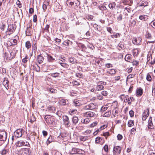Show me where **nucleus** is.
Returning <instances> with one entry per match:
<instances>
[{"label": "nucleus", "instance_id": "nucleus-17", "mask_svg": "<svg viewBox=\"0 0 155 155\" xmlns=\"http://www.w3.org/2000/svg\"><path fill=\"white\" fill-rule=\"evenodd\" d=\"M80 101L78 100H74L73 101V105L75 106H80L81 105Z\"/></svg>", "mask_w": 155, "mask_h": 155}, {"label": "nucleus", "instance_id": "nucleus-22", "mask_svg": "<svg viewBox=\"0 0 155 155\" xmlns=\"http://www.w3.org/2000/svg\"><path fill=\"white\" fill-rule=\"evenodd\" d=\"M48 110L52 113H54L55 110V108L54 107H48L47 108Z\"/></svg>", "mask_w": 155, "mask_h": 155}, {"label": "nucleus", "instance_id": "nucleus-48", "mask_svg": "<svg viewBox=\"0 0 155 155\" xmlns=\"http://www.w3.org/2000/svg\"><path fill=\"white\" fill-rule=\"evenodd\" d=\"M97 97L99 100H102L103 99V97L101 94H98Z\"/></svg>", "mask_w": 155, "mask_h": 155}, {"label": "nucleus", "instance_id": "nucleus-24", "mask_svg": "<svg viewBox=\"0 0 155 155\" xmlns=\"http://www.w3.org/2000/svg\"><path fill=\"white\" fill-rule=\"evenodd\" d=\"M33 67L34 68V69L37 72L40 71V68L37 64H35V65H34Z\"/></svg>", "mask_w": 155, "mask_h": 155}, {"label": "nucleus", "instance_id": "nucleus-6", "mask_svg": "<svg viewBox=\"0 0 155 155\" xmlns=\"http://www.w3.org/2000/svg\"><path fill=\"white\" fill-rule=\"evenodd\" d=\"M121 150V148L119 146L114 147L113 149V155H119Z\"/></svg>", "mask_w": 155, "mask_h": 155}, {"label": "nucleus", "instance_id": "nucleus-52", "mask_svg": "<svg viewBox=\"0 0 155 155\" xmlns=\"http://www.w3.org/2000/svg\"><path fill=\"white\" fill-rule=\"evenodd\" d=\"M129 114L131 117H133L134 116V112L133 110H130L129 112Z\"/></svg>", "mask_w": 155, "mask_h": 155}, {"label": "nucleus", "instance_id": "nucleus-21", "mask_svg": "<svg viewBox=\"0 0 155 155\" xmlns=\"http://www.w3.org/2000/svg\"><path fill=\"white\" fill-rule=\"evenodd\" d=\"M93 27L96 31H100L101 30V28L100 26L96 24H94Z\"/></svg>", "mask_w": 155, "mask_h": 155}, {"label": "nucleus", "instance_id": "nucleus-56", "mask_svg": "<svg viewBox=\"0 0 155 155\" xmlns=\"http://www.w3.org/2000/svg\"><path fill=\"white\" fill-rule=\"evenodd\" d=\"M5 28V24H3V23H2V25L0 27V28L2 30L4 31V29Z\"/></svg>", "mask_w": 155, "mask_h": 155}, {"label": "nucleus", "instance_id": "nucleus-47", "mask_svg": "<svg viewBox=\"0 0 155 155\" xmlns=\"http://www.w3.org/2000/svg\"><path fill=\"white\" fill-rule=\"evenodd\" d=\"M77 149L73 148L71 151V153L72 154H77Z\"/></svg>", "mask_w": 155, "mask_h": 155}, {"label": "nucleus", "instance_id": "nucleus-25", "mask_svg": "<svg viewBox=\"0 0 155 155\" xmlns=\"http://www.w3.org/2000/svg\"><path fill=\"white\" fill-rule=\"evenodd\" d=\"M48 91H50L51 93L55 94L57 93V91L55 89L51 88L48 89Z\"/></svg>", "mask_w": 155, "mask_h": 155}, {"label": "nucleus", "instance_id": "nucleus-55", "mask_svg": "<svg viewBox=\"0 0 155 155\" xmlns=\"http://www.w3.org/2000/svg\"><path fill=\"white\" fill-rule=\"evenodd\" d=\"M76 76L77 77H78L79 78H81L83 76V74H81L80 73H76Z\"/></svg>", "mask_w": 155, "mask_h": 155}, {"label": "nucleus", "instance_id": "nucleus-43", "mask_svg": "<svg viewBox=\"0 0 155 155\" xmlns=\"http://www.w3.org/2000/svg\"><path fill=\"white\" fill-rule=\"evenodd\" d=\"M88 105L90 108V110H92L95 107V105L93 103H91Z\"/></svg>", "mask_w": 155, "mask_h": 155}, {"label": "nucleus", "instance_id": "nucleus-8", "mask_svg": "<svg viewBox=\"0 0 155 155\" xmlns=\"http://www.w3.org/2000/svg\"><path fill=\"white\" fill-rule=\"evenodd\" d=\"M22 129H18L14 132V134L15 137L17 138L21 137L22 135Z\"/></svg>", "mask_w": 155, "mask_h": 155}, {"label": "nucleus", "instance_id": "nucleus-11", "mask_svg": "<svg viewBox=\"0 0 155 155\" xmlns=\"http://www.w3.org/2000/svg\"><path fill=\"white\" fill-rule=\"evenodd\" d=\"M38 62L40 64L43 63L44 58L42 54L38 55L37 57Z\"/></svg>", "mask_w": 155, "mask_h": 155}, {"label": "nucleus", "instance_id": "nucleus-60", "mask_svg": "<svg viewBox=\"0 0 155 155\" xmlns=\"http://www.w3.org/2000/svg\"><path fill=\"white\" fill-rule=\"evenodd\" d=\"M16 4L18 5V7L19 8H21L22 7L21 5V4L20 2L18 0L17 1Z\"/></svg>", "mask_w": 155, "mask_h": 155}, {"label": "nucleus", "instance_id": "nucleus-23", "mask_svg": "<svg viewBox=\"0 0 155 155\" xmlns=\"http://www.w3.org/2000/svg\"><path fill=\"white\" fill-rule=\"evenodd\" d=\"M139 18L142 20L146 21L148 19L147 16L145 15H141L139 16Z\"/></svg>", "mask_w": 155, "mask_h": 155}, {"label": "nucleus", "instance_id": "nucleus-45", "mask_svg": "<svg viewBox=\"0 0 155 155\" xmlns=\"http://www.w3.org/2000/svg\"><path fill=\"white\" fill-rule=\"evenodd\" d=\"M152 95L154 97H155V85L153 86L152 87Z\"/></svg>", "mask_w": 155, "mask_h": 155}, {"label": "nucleus", "instance_id": "nucleus-41", "mask_svg": "<svg viewBox=\"0 0 155 155\" xmlns=\"http://www.w3.org/2000/svg\"><path fill=\"white\" fill-rule=\"evenodd\" d=\"M59 75V73L57 72L55 73H52L51 74V76L53 77H58Z\"/></svg>", "mask_w": 155, "mask_h": 155}, {"label": "nucleus", "instance_id": "nucleus-64", "mask_svg": "<svg viewBox=\"0 0 155 155\" xmlns=\"http://www.w3.org/2000/svg\"><path fill=\"white\" fill-rule=\"evenodd\" d=\"M146 37L147 38H150L151 37V35L149 33H147L146 35Z\"/></svg>", "mask_w": 155, "mask_h": 155}, {"label": "nucleus", "instance_id": "nucleus-44", "mask_svg": "<svg viewBox=\"0 0 155 155\" xmlns=\"http://www.w3.org/2000/svg\"><path fill=\"white\" fill-rule=\"evenodd\" d=\"M10 59H12L15 56V52L12 51L10 53Z\"/></svg>", "mask_w": 155, "mask_h": 155}, {"label": "nucleus", "instance_id": "nucleus-38", "mask_svg": "<svg viewBox=\"0 0 155 155\" xmlns=\"http://www.w3.org/2000/svg\"><path fill=\"white\" fill-rule=\"evenodd\" d=\"M112 113L114 117H115L116 115H117V114H118V112L116 108L113 110Z\"/></svg>", "mask_w": 155, "mask_h": 155}, {"label": "nucleus", "instance_id": "nucleus-1", "mask_svg": "<svg viewBox=\"0 0 155 155\" xmlns=\"http://www.w3.org/2000/svg\"><path fill=\"white\" fill-rule=\"evenodd\" d=\"M119 97L120 98V99L123 101V99L125 98V100H124V102H126L127 101H128V103L129 104H131V102L130 101V100H131L132 101H133L134 100V99L133 97H131L129 98L128 97V95H126L125 97V95L124 94L121 95Z\"/></svg>", "mask_w": 155, "mask_h": 155}, {"label": "nucleus", "instance_id": "nucleus-39", "mask_svg": "<svg viewBox=\"0 0 155 155\" xmlns=\"http://www.w3.org/2000/svg\"><path fill=\"white\" fill-rule=\"evenodd\" d=\"M84 153V151L79 149H77V154H82Z\"/></svg>", "mask_w": 155, "mask_h": 155}, {"label": "nucleus", "instance_id": "nucleus-51", "mask_svg": "<svg viewBox=\"0 0 155 155\" xmlns=\"http://www.w3.org/2000/svg\"><path fill=\"white\" fill-rule=\"evenodd\" d=\"M78 46L80 47L82 49L85 47V45L83 44L80 43L78 44Z\"/></svg>", "mask_w": 155, "mask_h": 155}, {"label": "nucleus", "instance_id": "nucleus-29", "mask_svg": "<svg viewBox=\"0 0 155 155\" xmlns=\"http://www.w3.org/2000/svg\"><path fill=\"white\" fill-rule=\"evenodd\" d=\"M69 61L72 64H74L76 62V60L75 58H69L68 59Z\"/></svg>", "mask_w": 155, "mask_h": 155}, {"label": "nucleus", "instance_id": "nucleus-33", "mask_svg": "<svg viewBox=\"0 0 155 155\" xmlns=\"http://www.w3.org/2000/svg\"><path fill=\"white\" fill-rule=\"evenodd\" d=\"M111 112L108 111L105 113L103 115V116L104 117H108L110 115Z\"/></svg>", "mask_w": 155, "mask_h": 155}, {"label": "nucleus", "instance_id": "nucleus-61", "mask_svg": "<svg viewBox=\"0 0 155 155\" xmlns=\"http://www.w3.org/2000/svg\"><path fill=\"white\" fill-rule=\"evenodd\" d=\"M117 139L119 140H121L123 138L122 136L120 134H118L117 136Z\"/></svg>", "mask_w": 155, "mask_h": 155}, {"label": "nucleus", "instance_id": "nucleus-10", "mask_svg": "<svg viewBox=\"0 0 155 155\" xmlns=\"http://www.w3.org/2000/svg\"><path fill=\"white\" fill-rule=\"evenodd\" d=\"M149 110L147 109L144 110V112L142 114V119L143 120H146L147 117L149 116Z\"/></svg>", "mask_w": 155, "mask_h": 155}, {"label": "nucleus", "instance_id": "nucleus-5", "mask_svg": "<svg viewBox=\"0 0 155 155\" xmlns=\"http://www.w3.org/2000/svg\"><path fill=\"white\" fill-rule=\"evenodd\" d=\"M7 137L6 132L4 130H0V141L3 142L5 141Z\"/></svg>", "mask_w": 155, "mask_h": 155}, {"label": "nucleus", "instance_id": "nucleus-26", "mask_svg": "<svg viewBox=\"0 0 155 155\" xmlns=\"http://www.w3.org/2000/svg\"><path fill=\"white\" fill-rule=\"evenodd\" d=\"M63 44H64V45H72V41H71L69 40H67L64 41Z\"/></svg>", "mask_w": 155, "mask_h": 155}, {"label": "nucleus", "instance_id": "nucleus-46", "mask_svg": "<svg viewBox=\"0 0 155 155\" xmlns=\"http://www.w3.org/2000/svg\"><path fill=\"white\" fill-rule=\"evenodd\" d=\"M28 58L27 55L22 60V62L23 63H26L28 61Z\"/></svg>", "mask_w": 155, "mask_h": 155}, {"label": "nucleus", "instance_id": "nucleus-35", "mask_svg": "<svg viewBox=\"0 0 155 155\" xmlns=\"http://www.w3.org/2000/svg\"><path fill=\"white\" fill-rule=\"evenodd\" d=\"M25 47L27 49H29L31 47V44L30 41H28L26 42Z\"/></svg>", "mask_w": 155, "mask_h": 155}, {"label": "nucleus", "instance_id": "nucleus-32", "mask_svg": "<svg viewBox=\"0 0 155 155\" xmlns=\"http://www.w3.org/2000/svg\"><path fill=\"white\" fill-rule=\"evenodd\" d=\"M88 138V137L87 136H80V140L81 141H84L87 140Z\"/></svg>", "mask_w": 155, "mask_h": 155}, {"label": "nucleus", "instance_id": "nucleus-19", "mask_svg": "<svg viewBox=\"0 0 155 155\" xmlns=\"http://www.w3.org/2000/svg\"><path fill=\"white\" fill-rule=\"evenodd\" d=\"M115 5L116 3L115 2H113L112 3H110L108 5V6L110 8L113 10H115L116 9L115 7Z\"/></svg>", "mask_w": 155, "mask_h": 155}, {"label": "nucleus", "instance_id": "nucleus-18", "mask_svg": "<svg viewBox=\"0 0 155 155\" xmlns=\"http://www.w3.org/2000/svg\"><path fill=\"white\" fill-rule=\"evenodd\" d=\"M141 40L140 38H138V42H137V39L134 38L132 40V42L133 44L138 45L140 44Z\"/></svg>", "mask_w": 155, "mask_h": 155}, {"label": "nucleus", "instance_id": "nucleus-31", "mask_svg": "<svg viewBox=\"0 0 155 155\" xmlns=\"http://www.w3.org/2000/svg\"><path fill=\"white\" fill-rule=\"evenodd\" d=\"M134 124V121L131 120H129L128 123V126L129 127H131Z\"/></svg>", "mask_w": 155, "mask_h": 155}, {"label": "nucleus", "instance_id": "nucleus-62", "mask_svg": "<svg viewBox=\"0 0 155 155\" xmlns=\"http://www.w3.org/2000/svg\"><path fill=\"white\" fill-rule=\"evenodd\" d=\"M139 64L138 62L136 60H135L133 61V64L134 65H136L137 66Z\"/></svg>", "mask_w": 155, "mask_h": 155}, {"label": "nucleus", "instance_id": "nucleus-63", "mask_svg": "<svg viewBox=\"0 0 155 155\" xmlns=\"http://www.w3.org/2000/svg\"><path fill=\"white\" fill-rule=\"evenodd\" d=\"M33 21L34 22H36L37 21V15H35L33 16Z\"/></svg>", "mask_w": 155, "mask_h": 155}, {"label": "nucleus", "instance_id": "nucleus-59", "mask_svg": "<svg viewBox=\"0 0 155 155\" xmlns=\"http://www.w3.org/2000/svg\"><path fill=\"white\" fill-rule=\"evenodd\" d=\"M90 120L88 118H86L84 120L83 123L84 124H87L89 122Z\"/></svg>", "mask_w": 155, "mask_h": 155}, {"label": "nucleus", "instance_id": "nucleus-2", "mask_svg": "<svg viewBox=\"0 0 155 155\" xmlns=\"http://www.w3.org/2000/svg\"><path fill=\"white\" fill-rule=\"evenodd\" d=\"M62 117L64 124L67 127H70L71 124L68 117L66 115H64Z\"/></svg>", "mask_w": 155, "mask_h": 155}, {"label": "nucleus", "instance_id": "nucleus-15", "mask_svg": "<svg viewBox=\"0 0 155 155\" xmlns=\"http://www.w3.org/2000/svg\"><path fill=\"white\" fill-rule=\"evenodd\" d=\"M46 55H47V58L48 62H53L55 60V58H53L52 56L49 55L48 54H46Z\"/></svg>", "mask_w": 155, "mask_h": 155}, {"label": "nucleus", "instance_id": "nucleus-3", "mask_svg": "<svg viewBox=\"0 0 155 155\" xmlns=\"http://www.w3.org/2000/svg\"><path fill=\"white\" fill-rule=\"evenodd\" d=\"M15 145L16 147H20L23 146H30V144L27 141H23L21 140H19L16 142L15 143Z\"/></svg>", "mask_w": 155, "mask_h": 155}, {"label": "nucleus", "instance_id": "nucleus-12", "mask_svg": "<svg viewBox=\"0 0 155 155\" xmlns=\"http://www.w3.org/2000/svg\"><path fill=\"white\" fill-rule=\"evenodd\" d=\"M25 33L26 35L28 36H30L32 35V31L31 28V26H30L27 28L25 31Z\"/></svg>", "mask_w": 155, "mask_h": 155}, {"label": "nucleus", "instance_id": "nucleus-16", "mask_svg": "<svg viewBox=\"0 0 155 155\" xmlns=\"http://www.w3.org/2000/svg\"><path fill=\"white\" fill-rule=\"evenodd\" d=\"M78 119L77 117H74L72 118V121L73 124L75 125L78 123Z\"/></svg>", "mask_w": 155, "mask_h": 155}, {"label": "nucleus", "instance_id": "nucleus-34", "mask_svg": "<svg viewBox=\"0 0 155 155\" xmlns=\"http://www.w3.org/2000/svg\"><path fill=\"white\" fill-rule=\"evenodd\" d=\"M131 55L130 54H127L126 55L125 59L127 61H129L130 60Z\"/></svg>", "mask_w": 155, "mask_h": 155}, {"label": "nucleus", "instance_id": "nucleus-7", "mask_svg": "<svg viewBox=\"0 0 155 155\" xmlns=\"http://www.w3.org/2000/svg\"><path fill=\"white\" fill-rule=\"evenodd\" d=\"M70 0H67L66 1V4L70 7L77 6L79 4V2L78 0H75L76 1L74 2H72Z\"/></svg>", "mask_w": 155, "mask_h": 155}, {"label": "nucleus", "instance_id": "nucleus-20", "mask_svg": "<svg viewBox=\"0 0 155 155\" xmlns=\"http://www.w3.org/2000/svg\"><path fill=\"white\" fill-rule=\"evenodd\" d=\"M137 95L140 96L142 95L143 93V90L141 88H140L137 90L136 91Z\"/></svg>", "mask_w": 155, "mask_h": 155}, {"label": "nucleus", "instance_id": "nucleus-36", "mask_svg": "<svg viewBox=\"0 0 155 155\" xmlns=\"http://www.w3.org/2000/svg\"><path fill=\"white\" fill-rule=\"evenodd\" d=\"M102 140L101 138L100 137H97L95 139V143H98L100 142Z\"/></svg>", "mask_w": 155, "mask_h": 155}, {"label": "nucleus", "instance_id": "nucleus-9", "mask_svg": "<svg viewBox=\"0 0 155 155\" xmlns=\"http://www.w3.org/2000/svg\"><path fill=\"white\" fill-rule=\"evenodd\" d=\"M46 123L48 124H52L54 122V118L53 117H46L45 116V117Z\"/></svg>", "mask_w": 155, "mask_h": 155}, {"label": "nucleus", "instance_id": "nucleus-49", "mask_svg": "<svg viewBox=\"0 0 155 155\" xmlns=\"http://www.w3.org/2000/svg\"><path fill=\"white\" fill-rule=\"evenodd\" d=\"M135 75L134 74H130L127 77V79H130L131 78H134L135 76Z\"/></svg>", "mask_w": 155, "mask_h": 155}, {"label": "nucleus", "instance_id": "nucleus-58", "mask_svg": "<svg viewBox=\"0 0 155 155\" xmlns=\"http://www.w3.org/2000/svg\"><path fill=\"white\" fill-rule=\"evenodd\" d=\"M101 94L104 96H107V92L106 91H104L101 92Z\"/></svg>", "mask_w": 155, "mask_h": 155}, {"label": "nucleus", "instance_id": "nucleus-40", "mask_svg": "<svg viewBox=\"0 0 155 155\" xmlns=\"http://www.w3.org/2000/svg\"><path fill=\"white\" fill-rule=\"evenodd\" d=\"M8 152V151L7 150L4 149L2 150L0 153L2 155H5Z\"/></svg>", "mask_w": 155, "mask_h": 155}, {"label": "nucleus", "instance_id": "nucleus-27", "mask_svg": "<svg viewBox=\"0 0 155 155\" xmlns=\"http://www.w3.org/2000/svg\"><path fill=\"white\" fill-rule=\"evenodd\" d=\"M148 3L147 1H143L140 4L139 6L145 7L148 5Z\"/></svg>", "mask_w": 155, "mask_h": 155}, {"label": "nucleus", "instance_id": "nucleus-28", "mask_svg": "<svg viewBox=\"0 0 155 155\" xmlns=\"http://www.w3.org/2000/svg\"><path fill=\"white\" fill-rule=\"evenodd\" d=\"M116 71L115 69H112L109 70L107 72V73L109 74L112 75L115 74L116 72Z\"/></svg>", "mask_w": 155, "mask_h": 155}, {"label": "nucleus", "instance_id": "nucleus-54", "mask_svg": "<svg viewBox=\"0 0 155 155\" xmlns=\"http://www.w3.org/2000/svg\"><path fill=\"white\" fill-rule=\"evenodd\" d=\"M100 9L102 11L106 10L107 9V8L105 6L103 5L100 7Z\"/></svg>", "mask_w": 155, "mask_h": 155}, {"label": "nucleus", "instance_id": "nucleus-53", "mask_svg": "<svg viewBox=\"0 0 155 155\" xmlns=\"http://www.w3.org/2000/svg\"><path fill=\"white\" fill-rule=\"evenodd\" d=\"M147 80L148 81H150L151 80V76L149 74H147L146 77Z\"/></svg>", "mask_w": 155, "mask_h": 155}, {"label": "nucleus", "instance_id": "nucleus-37", "mask_svg": "<svg viewBox=\"0 0 155 155\" xmlns=\"http://www.w3.org/2000/svg\"><path fill=\"white\" fill-rule=\"evenodd\" d=\"M60 104L62 105H64L66 104V100L65 99H62L59 101Z\"/></svg>", "mask_w": 155, "mask_h": 155}, {"label": "nucleus", "instance_id": "nucleus-50", "mask_svg": "<svg viewBox=\"0 0 155 155\" xmlns=\"http://www.w3.org/2000/svg\"><path fill=\"white\" fill-rule=\"evenodd\" d=\"M103 149L105 152H107L108 151V146L107 145H105L103 147Z\"/></svg>", "mask_w": 155, "mask_h": 155}, {"label": "nucleus", "instance_id": "nucleus-13", "mask_svg": "<svg viewBox=\"0 0 155 155\" xmlns=\"http://www.w3.org/2000/svg\"><path fill=\"white\" fill-rule=\"evenodd\" d=\"M95 115V113L91 111H88L84 114V116L86 117H92Z\"/></svg>", "mask_w": 155, "mask_h": 155}, {"label": "nucleus", "instance_id": "nucleus-14", "mask_svg": "<svg viewBox=\"0 0 155 155\" xmlns=\"http://www.w3.org/2000/svg\"><path fill=\"white\" fill-rule=\"evenodd\" d=\"M148 127L149 129H153L154 128V126L153 125L152 118L150 117L148 121Z\"/></svg>", "mask_w": 155, "mask_h": 155}, {"label": "nucleus", "instance_id": "nucleus-42", "mask_svg": "<svg viewBox=\"0 0 155 155\" xmlns=\"http://www.w3.org/2000/svg\"><path fill=\"white\" fill-rule=\"evenodd\" d=\"M136 21L134 20H132L130 21V26L131 27H134L135 26L136 24Z\"/></svg>", "mask_w": 155, "mask_h": 155}, {"label": "nucleus", "instance_id": "nucleus-30", "mask_svg": "<svg viewBox=\"0 0 155 155\" xmlns=\"http://www.w3.org/2000/svg\"><path fill=\"white\" fill-rule=\"evenodd\" d=\"M96 88L98 91H101L104 88V87L102 85H99L96 86Z\"/></svg>", "mask_w": 155, "mask_h": 155}, {"label": "nucleus", "instance_id": "nucleus-57", "mask_svg": "<svg viewBox=\"0 0 155 155\" xmlns=\"http://www.w3.org/2000/svg\"><path fill=\"white\" fill-rule=\"evenodd\" d=\"M50 26L49 25H47L45 27V28L44 30L46 31H49V28Z\"/></svg>", "mask_w": 155, "mask_h": 155}, {"label": "nucleus", "instance_id": "nucleus-4", "mask_svg": "<svg viewBox=\"0 0 155 155\" xmlns=\"http://www.w3.org/2000/svg\"><path fill=\"white\" fill-rule=\"evenodd\" d=\"M16 28V26L15 24H9L6 32L8 31L10 32V33L8 34L9 35H10L15 31Z\"/></svg>", "mask_w": 155, "mask_h": 155}]
</instances>
